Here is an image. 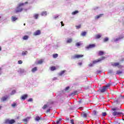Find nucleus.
Wrapping results in <instances>:
<instances>
[{"label": "nucleus", "instance_id": "obj_1", "mask_svg": "<svg viewBox=\"0 0 124 124\" xmlns=\"http://www.w3.org/2000/svg\"><path fill=\"white\" fill-rule=\"evenodd\" d=\"M28 2H25V3H20L18 4L17 6L16 9V13H19L23 11V8L21 7V6H24L25 4H28Z\"/></svg>", "mask_w": 124, "mask_h": 124}, {"label": "nucleus", "instance_id": "obj_2", "mask_svg": "<svg viewBox=\"0 0 124 124\" xmlns=\"http://www.w3.org/2000/svg\"><path fill=\"white\" fill-rule=\"evenodd\" d=\"M16 121L14 119L9 120V119H5L3 124H15Z\"/></svg>", "mask_w": 124, "mask_h": 124}, {"label": "nucleus", "instance_id": "obj_3", "mask_svg": "<svg viewBox=\"0 0 124 124\" xmlns=\"http://www.w3.org/2000/svg\"><path fill=\"white\" fill-rule=\"evenodd\" d=\"M111 86V84H108L105 86H103L102 89H100L101 93H105L107 90H108V88Z\"/></svg>", "mask_w": 124, "mask_h": 124}, {"label": "nucleus", "instance_id": "obj_4", "mask_svg": "<svg viewBox=\"0 0 124 124\" xmlns=\"http://www.w3.org/2000/svg\"><path fill=\"white\" fill-rule=\"evenodd\" d=\"M124 38V36L123 35L120 36L118 38L116 39H113L112 41V42H118L121 40V39H123Z\"/></svg>", "mask_w": 124, "mask_h": 124}, {"label": "nucleus", "instance_id": "obj_5", "mask_svg": "<svg viewBox=\"0 0 124 124\" xmlns=\"http://www.w3.org/2000/svg\"><path fill=\"white\" fill-rule=\"evenodd\" d=\"M105 57H102L101 58L99 59L98 60L94 61H93V64H95V63H97V62H99L102 61H103V60H105Z\"/></svg>", "mask_w": 124, "mask_h": 124}, {"label": "nucleus", "instance_id": "obj_6", "mask_svg": "<svg viewBox=\"0 0 124 124\" xmlns=\"http://www.w3.org/2000/svg\"><path fill=\"white\" fill-rule=\"evenodd\" d=\"M112 115L114 116H119V115H122V112L115 111L112 112Z\"/></svg>", "mask_w": 124, "mask_h": 124}, {"label": "nucleus", "instance_id": "obj_7", "mask_svg": "<svg viewBox=\"0 0 124 124\" xmlns=\"http://www.w3.org/2000/svg\"><path fill=\"white\" fill-rule=\"evenodd\" d=\"M41 34V31L40 30H37L35 32L33 33V35H39Z\"/></svg>", "mask_w": 124, "mask_h": 124}, {"label": "nucleus", "instance_id": "obj_8", "mask_svg": "<svg viewBox=\"0 0 124 124\" xmlns=\"http://www.w3.org/2000/svg\"><path fill=\"white\" fill-rule=\"evenodd\" d=\"M28 94H24L23 95H22L20 99L21 100H26V99H27V98L28 97Z\"/></svg>", "mask_w": 124, "mask_h": 124}, {"label": "nucleus", "instance_id": "obj_9", "mask_svg": "<svg viewBox=\"0 0 124 124\" xmlns=\"http://www.w3.org/2000/svg\"><path fill=\"white\" fill-rule=\"evenodd\" d=\"M95 45L94 44L89 45L86 47V49H92V48H94Z\"/></svg>", "mask_w": 124, "mask_h": 124}, {"label": "nucleus", "instance_id": "obj_10", "mask_svg": "<svg viewBox=\"0 0 124 124\" xmlns=\"http://www.w3.org/2000/svg\"><path fill=\"white\" fill-rule=\"evenodd\" d=\"M88 116V114L85 113L84 112H82L81 114V117H82L83 118H87Z\"/></svg>", "mask_w": 124, "mask_h": 124}, {"label": "nucleus", "instance_id": "obj_11", "mask_svg": "<svg viewBox=\"0 0 124 124\" xmlns=\"http://www.w3.org/2000/svg\"><path fill=\"white\" fill-rule=\"evenodd\" d=\"M40 120H42V118H41V117L36 116L35 117V120L36 121V122H39Z\"/></svg>", "mask_w": 124, "mask_h": 124}, {"label": "nucleus", "instance_id": "obj_12", "mask_svg": "<svg viewBox=\"0 0 124 124\" xmlns=\"http://www.w3.org/2000/svg\"><path fill=\"white\" fill-rule=\"evenodd\" d=\"M103 16V14H100L98 16H96L95 17V19H99V18H100V17H102Z\"/></svg>", "mask_w": 124, "mask_h": 124}, {"label": "nucleus", "instance_id": "obj_13", "mask_svg": "<svg viewBox=\"0 0 124 124\" xmlns=\"http://www.w3.org/2000/svg\"><path fill=\"white\" fill-rule=\"evenodd\" d=\"M65 72V70H63L61 71L59 74V76H62L64 74V73Z\"/></svg>", "mask_w": 124, "mask_h": 124}, {"label": "nucleus", "instance_id": "obj_14", "mask_svg": "<svg viewBox=\"0 0 124 124\" xmlns=\"http://www.w3.org/2000/svg\"><path fill=\"white\" fill-rule=\"evenodd\" d=\"M16 20H18V18L15 16H12V22H15Z\"/></svg>", "mask_w": 124, "mask_h": 124}, {"label": "nucleus", "instance_id": "obj_15", "mask_svg": "<svg viewBox=\"0 0 124 124\" xmlns=\"http://www.w3.org/2000/svg\"><path fill=\"white\" fill-rule=\"evenodd\" d=\"M116 74L118 75H120V74H123V71H121L120 70L116 71Z\"/></svg>", "mask_w": 124, "mask_h": 124}, {"label": "nucleus", "instance_id": "obj_16", "mask_svg": "<svg viewBox=\"0 0 124 124\" xmlns=\"http://www.w3.org/2000/svg\"><path fill=\"white\" fill-rule=\"evenodd\" d=\"M42 63H43V60L41 59L38 61V62L36 63V64H41Z\"/></svg>", "mask_w": 124, "mask_h": 124}, {"label": "nucleus", "instance_id": "obj_17", "mask_svg": "<svg viewBox=\"0 0 124 124\" xmlns=\"http://www.w3.org/2000/svg\"><path fill=\"white\" fill-rule=\"evenodd\" d=\"M72 42V38H69L66 41V43H71Z\"/></svg>", "mask_w": 124, "mask_h": 124}, {"label": "nucleus", "instance_id": "obj_18", "mask_svg": "<svg viewBox=\"0 0 124 124\" xmlns=\"http://www.w3.org/2000/svg\"><path fill=\"white\" fill-rule=\"evenodd\" d=\"M37 71V67H35L31 69V72H33V73H34L35 71Z\"/></svg>", "mask_w": 124, "mask_h": 124}, {"label": "nucleus", "instance_id": "obj_19", "mask_svg": "<svg viewBox=\"0 0 124 124\" xmlns=\"http://www.w3.org/2000/svg\"><path fill=\"white\" fill-rule=\"evenodd\" d=\"M8 97L7 96L6 97L4 96V97H2L1 99L2 100V101H5L7 99Z\"/></svg>", "mask_w": 124, "mask_h": 124}, {"label": "nucleus", "instance_id": "obj_20", "mask_svg": "<svg viewBox=\"0 0 124 124\" xmlns=\"http://www.w3.org/2000/svg\"><path fill=\"white\" fill-rule=\"evenodd\" d=\"M86 35H87V32L84 31L81 32V36H86Z\"/></svg>", "mask_w": 124, "mask_h": 124}, {"label": "nucleus", "instance_id": "obj_21", "mask_svg": "<svg viewBox=\"0 0 124 124\" xmlns=\"http://www.w3.org/2000/svg\"><path fill=\"white\" fill-rule=\"evenodd\" d=\"M23 40H28V39H29V36L25 35V36H23Z\"/></svg>", "mask_w": 124, "mask_h": 124}, {"label": "nucleus", "instance_id": "obj_22", "mask_svg": "<svg viewBox=\"0 0 124 124\" xmlns=\"http://www.w3.org/2000/svg\"><path fill=\"white\" fill-rule=\"evenodd\" d=\"M28 121H29V117H27L23 120V122H24V123H25V124H27V123H28Z\"/></svg>", "mask_w": 124, "mask_h": 124}, {"label": "nucleus", "instance_id": "obj_23", "mask_svg": "<svg viewBox=\"0 0 124 124\" xmlns=\"http://www.w3.org/2000/svg\"><path fill=\"white\" fill-rule=\"evenodd\" d=\"M46 15H47V12H46V11L43 12L41 13V16H46Z\"/></svg>", "mask_w": 124, "mask_h": 124}, {"label": "nucleus", "instance_id": "obj_24", "mask_svg": "<svg viewBox=\"0 0 124 124\" xmlns=\"http://www.w3.org/2000/svg\"><path fill=\"white\" fill-rule=\"evenodd\" d=\"M28 54V51H23L22 52V56H26Z\"/></svg>", "mask_w": 124, "mask_h": 124}, {"label": "nucleus", "instance_id": "obj_25", "mask_svg": "<svg viewBox=\"0 0 124 124\" xmlns=\"http://www.w3.org/2000/svg\"><path fill=\"white\" fill-rule=\"evenodd\" d=\"M50 69L51 71H54V70H56V67L51 66L50 67Z\"/></svg>", "mask_w": 124, "mask_h": 124}, {"label": "nucleus", "instance_id": "obj_26", "mask_svg": "<svg viewBox=\"0 0 124 124\" xmlns=\"http://www.w3.org/2000/svg\"><path fill=\"white\" fill-rule=\"evenodd\" d=\"M48 105L47 104H45L44 105V106L43 107V109L44 110L45 109H46V108H48Z\"/></svg>", "mask_w": 124, "mask_h": 124}, {"label": "nucleus", "instance_id": "obj_27", "mask_svg": "<svg viewBox=\"0 0 124 124\" xmlns=\"http://www.w3.org/2000/svg\"><path fill=\"white\" fill-rule=\"evenodd\" d=\"M71 95H75L76 94H78V92L77 91H74L71 93Z\"/></svg>", "mask_w": 124, "mask_h": 124}, {"label": "nucleus", "instance_id": "obj_28", "mask_svg": "<svg viewBox=\"0 0 124 124\" xmlns=\"http://www.w3.org/2000/svg\"><path fill=\"white\" fill-rule=\"evenodd\" d=\"M61 121H62V118H59L58 120H57L56 124H61Z\"/></svg>", "mask_w": 124, "mask_h": 124}, {"label": "nucleus", "instance_id": "obj_29", "mask_svg": "<svg viewBox=\"0 0 124 124\" xmlns=\"http://www.w3.org/2000/svg\"><path fill=\"white\" fill-rule=\"evenodd\" d=\"M99 56H103V55H104V52H103L102 51H99Z\"/></svg>", "mask_w": 124, "mask_h": 124}, {"label": "nucleus", "instance_id": "obj_30", "mask_svg": "<svg viewBox=\"0 0 124 124\" xmlns=\"http://www.w3.org/2000/svg\"><path fill=\"white\" fill-rule=\"evenodd\" d=\"M58 57H59V55L57 53L53 55V57L54 58V59H57Z\"/></svg>", "mask_w": 124, "mask_h": 124}, {"label": "nucleus", "instance_id": "obj_31", "mask_svg": "<svg viewBox=\"0 0 124 124\" xmlns=\"http://www.w3.org/2000/svg\"><path fill=\"white\" fill-rule=\"evenodd\" d=\"M70 88V87H69V86L66 87V88L65 89V92H66V93H69V91H68V90H69Z\"/></svg>", "mask_w": 124, "mask_h": 124}, {"label": "nucleus", "instance_id": "obj_32", "mask_svg": "<svg viewBox=\"0 0 124 124\" xmlns=\"http://www.w3.org/2000/svg\"><path fill=\"white\" fill-rule=\"evenodd\" d=\"M97 111L95 110H94L93 112V114L94 115V116H96V115H97Z\"/></svg>", "mask_w": 124, "mask_h": 124}, {"label": "nucleus", "instance_id": "obj_33", "mask_svg": "<svg viewBox=\"0 0 124 124\" xmlns=\"http://www.w3.org/2000/svg\"><path fill=\"white\" fill-rule=\"evenodd\" d=\"M83 103V100L81 99H78V104H82Z\"/></svg>", "mask_w": 124, "mask_h": 124}, {"label": "nucleus", "instance_id": "obj_34", "mask_svg": "<svg viewBox=\"0 0 124 124\" xmlns=\"http://www.w3.org/2000/svg\"><path fill=\"white\" fill-rule=\"evenodd\" d=\"M77 13H78V11H75L74 12H73L72 13V15H76V14H77Z\"/></svg>", "mask_w": 124, "mask_h": 124}, {"label": "nucleus", "instance_id": "obj_35", "mask_svg": "<svg viewBox=\"0 0 124 124\" xmlns=\"http://www.w3.org/2000/svg\"><path fill=\"white\" fill-rule=\"evenodd\" d=\"M17 106V104L16 103H14L13 104H12V107H14V108H15Z\"/></svg>", "mask_w": 124, "mask_h": 124}, {"label": "nucleus", "instance_id": "obj_36", "mask_svg": "<svg viewBox=\"0 0 124 124\" xmlns=\"http://www.w3.org/2000/svg\"><path fill=\"white\" fill-rule=\"evenodd\" d=\"M111 110H112V111H118L119 108H112Z\"/></svg>", "mask_w": 124, "mask_h": 124}, {"label": "nucleus", "instance_id": "obj_37", "mask_svg": "<svg viewBox=\"0 0 124 124\" xmlns=\"http://www.w3.org/2000/svg\"><path fill=\"white\" fill-rule=\"evenodd\" d=\"M38 14H35L34 15V18H35V19H38Z\"/></svg>", "mask_w": 124, "mask_h": 124}, {"label": "nucleus", "instance_id": "obj_38", "mask_svg": "<svg viewBox=\"0 0 124 124\" xmlns=\"http://www.w3.org/2000/svg\"><path fill=\"white\" fill-rule=\"evenodd\" d=\"M109 40V38L108 37H106L105 39H104V42H107Z\"/></svg>", "mask_w": 124, "mask_h": 124}, {"label": "nucleus", "instance_id": "obj_39", "mask_svg": "<svg viewBox=\"0 0 124 124\" xmlns=\"http://www.w3.org/2000/svg\"><path fill=\"white\" fill-rule=\"evenodd\" d=\"M100 37H101V35L100 34H98L96 35V38L97 39L100 38Z\"/></svg>", "mask_w": 124, "mask_h": 124}, {"label": "nucleus", "instance_id": "obj_40", "mask_svg": "<svg viewBox=\"0 0 124 124\" xmlns=\"http://www.w3.org/2000/svg\"><path fill=\"white\" fill-rule=\"evenodd\" d=\"M119 63L118 62L116 63H114L113 64H112V65L113 66H118V65H119Z\"/></svg>", "mask_w": 124, "mask_h": 124}, {"label": "nucleus", "instance_id": "obj_41", "mask_svg": "<svg viewBox=\"0 0 124 124\" xmlns=\"http://www.w3.org/2000/svg\"><path fill=\"white\" fill-rule=\"evenodd\" d=\"M108 73L109 74H113V70H109Z\"/></svg>", "mask_w": 124, "mask_h": 124}, {"label": "nucleus", "instance_id": "obj_42", "mask_svg": "<svg viewBox=\"0 0 124 124\" xmlns=\"http://www.w3.org/2000/svg\"><path fill=\"white\" fill-rule=\"evenodd\" d=\"M78 54L75 55L73 57V59H78Z\"/></svg>", "mask_w": 124, "mask_h": 124}, {"label": "nucleus", "instance_id": "obj_43", "mask_svg": "<svg viewBox=\"0 0 124 124\" xmlns=\"http://www.w3.org/2000/svg\"><path fill=\"white\" fill-rule=\"evenodd\" d=\"M83 57H84V55H78V58L79 59V58H83Z\"/></svg>", "mask_w": 124, "mask_h": 124}, {"label": "nucleus", "instance_id": "obj_44", "mask_svg": "<svg viewBox=\"0 0 124 124\" xmlns=\"http://www.w3.org/2000/svg\"><path fill=\"white\" fill-rule=\"evenodd\" d=\"M18 63L19 64H22L23 63V62L21 60H19L18 61Z\"/></svg>", "mask_w": 124, "mask_h": 124}, {"label": "nucleus", "instance_id": "obj_45", "mask_svg": "<svg viewBox=\"0 0 124 124\" xmlns=\"http://www.w3.org/2000/svg\"><path fill=\"white\" fill-rule=\"evenodd\" d=\"M114 124H120V122H119L118 121H115L114 122Z\"/></svg>", "mask_w": 124, "mask_h": 124}, {"label": "nucleus", "instance_id": "obj_46", "mask_svg": "<svg viewBox=\"0 0 124 124\" xmlns=\"http://www.w3.org/2000/svg\"><path fill=\"white\" fill-rule=\"evenodd\" d=\"M81 45H83V43L81 42H79L78 43V46H81Z\"/></svg>", "mask_w": 124, "mask_h": 124}, {"label": "nucleus", "instance_id": "obj_47", "mask_svg": "<svg viewBox=\"0 0 124 124\" xmlns=\"http://www.w3.org/2000/svg\"><path fill=\"white\" fill-rule=\"evenodd\" d=\"M32 100H33L32 98H31L28 100V102H32Z\"/></svg>", "mask_w": 124, "mask_h": 124}, {"label": "nucleus", "instance_id": "obj_48", "mask_svg": "<svg viewBox=\"0 0 124 124\" xmlns=\"http://www.w3.org/2000/svg\"><path fill=\"white\" fill-rule=\"evenodd\" d=\"M106 115H107V113H106V112H103L102 113V116H103V117H105V116H106Z\"/></svg>", "mask_w": 124, "mask_h": 124}, {"label": "nucleus", "instance_id": "obj_49", "mask_svg": "<svg viewBox=\"0 0 124 124\" xmlns=\"http://www.w3.org/2000/svg\"><path fill=\"white\" fill-rule=\"evenodd\" d=\"M15 93H16V91H15V90H13L12 92V94H14Z\"/></svg>", "mask_w": 124, "mask_h": 124}, {"label": "nucleus", "instance_id": "obj_50", "mask_svg": "<svg viewBox=\"0 0 124 124\" xmlns=\"http://www.w3.org/2000/svg\"><path fill=\"white\" fill-rule=\"evenodd\" d=\"M71 124H74V120L73 119L71 120Z\"/></svg>", "mask_w": 124, "mask_h": 124}, {"label": "nucleus", "instance_id": "obj_51", "mask_svg": "<svg viewBox=\"0 0 124 124\" xmlns=\"http://www.w3.org/2000/svg\"><path fill=\"white\" fill-rule=\"evenodd\" d=\"M89 66H90V67L93 66V63H90L89 64Z\"/></svg>", "mask_w": 124, "mask_h": 124}, {"label": "nucleus", "instance_id": "obj_52", "mask_svg": "<svg viewBox=\"0 0 124 124\" xmlns=\"http://www.w3.org/2000/svg\"><path fill=\"white\" fill-rule=\"evenodd\" d=\"M61 24L62 25V27H64V24H63V22L62 21L61 22Z\"/></svg>", "mask_w": 124, "mask_h": 124}, {"label": "nucleus", "instance_id": "obj_53", "mask_svg": "<svg viewBox=\"0 0 124 124\" xmlns=\"http://www.w3.org/2000/svg\"><path fill=\"white\" fill-rule=\"evenodd\" d=\"M101 72V71H100V70H98L96 71V73H97L98 74L100 73Z\"/></svg>", "mask_w": 124, "mask_h": 124}, {"label": "nucleus", "instance_id": "obj_54", "mask_svg": "<svg viewBox=\"0 0 124 124\" xmlns=\"http://www.w3.org/2000/svg\"><path fill=\"white\" fill-rule=\"evenodd\" d=\"M51 109H48L47 110H46V113H49L50 112V111Z\"/></svg>", "mask_w": 124, "mask_h": 124}, {"label": "nucleus", "instance_id": "obj_55", "mask_svg": "<svg viewBox=\"0 0 124 124\" xmlns=\"http://www.w3.org/2000/svg\"><path fill=\"white\" fill-rule=\"evenodd\" d=\"M58 17H59V16H55L54 17V19H57V18H58Z\"/></svg>", "mask_w": 124, "mask_h": 124}, {"label": "nucleus", "instance_id": "obj_56", "mask_svg": "<svg viewBox=\"0 0 124 124\" xmlns=\"http://www.w3.org/2000/svg\"><path fill=\"white\" fill-rule=\"evenodd\" d=\"M78 109H79V110H81L82 111L83 110V107H79Z\"/></svg>", "mask_w": 124, "mask_h": 124}, {"label": "nucleus", "instance_id": "obj_57", "mask_svg": "<svg viewBox=\"0 0 124 124\" xmlns=\"http://www.w3.org/2000/svg\"><path fill=\"white\" fill-rule=\"evenodd\" d=\"M82 64V63L81 62L78 63V65H79L80 66H81Z\"/></svg>", "mask_w": 124, "mask_h": 124}, {"label": "nucleus", "instance_id": "obj_58", "mask_svg": "<svg viewBox=\"0 0 124 124\" xmlns=\"http://www.w3.org/2000/svg\"><path fill=\"white\" fill-rule=\"evenodd\" d=\"M81 28V24H79L78 26V29H80Z\"/></svg>", "mask_w": 124, "mask_h": 124}, {"label": "nucleus", "instance_id": "obj_59", "mask_svg": "<svg viewBox=\"0 0 124 124\" xmlns=\"http://www.w3.org/2000/svg\"><path fill=\"white\" fill-rule=\"evenodd\" d=\"M84 122H80V123H79V124H83Z\"/></svg>", "mask_w": 124, "mask_h": 124}, {"label": "nucleus", "instance_id": "obj_60", "mask_svg": "<svg viewBox=\"0 0 124 124\" xmlns=\"http://www.w3.org/2000/svg\"><path fill=\"white\" fill-rule=\"evenodd\" d=\"M76 46H78V43H77L76 44Z\"/></svg>", "mask_w": 124, "mask_h": 124}, {"label": "nucleus", "instance_id": "obj_61", "mask_svg": "<svg viewBox=\"0 0 124 124\" xmlns=\"http://www.w3.org/2000/svg\"><path fill=\"white\" fill-rule=\"evenodd\" d=\"M0 51H1V47L0 46Z\"/></svg>", "mask_w": 124, "mask_h": 124}, {"label": "nucleus", "instance_id": "obj_62", "mask_svg": "<svg viewBox=\"0 0 124 124\" xmlns=\"http://www.w3.org/2000/svg\"><path fill=\"white\" fill-rule=\"evenodd\" d=\"M17 124H22L21 123H17Z\"/></svg>", "mask_w": 124, "mask_h": 124}, {"label": "nucleus", "instance_id": "obj_63", "mask_svg": "<svg viewBox=\"0 0 124 124\" xmlns=\"http://www.w3.org/2000/svg\"><path fill=\"white\" fill-rule=\"evenodd\" d=\"M76 27L77 29H78V26H76Z\"/></svg>", "mask_w": 124, "mask_h": 124}, {"label": "nucleus", "instance_id": "obj_64", "mask_svg": "<svg viewBox=\"0 0 124 124\" xmlns=\"http://www.w3.org/2000/svg\"><path fill=\"white\" fill-rule=\"evenodd\" d=\"M85 79H87V77H85Z\"/></svg>", "mask_w": 124, "mask_h": 124}]
</instances>
